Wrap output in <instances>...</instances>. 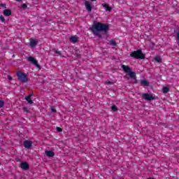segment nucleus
Here are the masks:
<instances>
[{"label":"nucleus","instance_id":"393cba45","mask_svg":"<svg viewBox=\"0 0 179 179\" xmlns=\"http://www.w3.org/2000/svg\"><path fill=\"white\" fill-rule=\"evenodd\" d=\"M0 6H1L2 8H6V4L5 3H1Z\"/></svg>","mask_w":179,"mask_h":179},{"label":"nucleus","instance_id":"aec40b11","mask_svg":"<svg viewBox=\"0 0 179 179\" xmlns=\"http://www.w3.org/2000/svg\"><path fill=\"white\" fill-rule=\"evenodd\" d=\"M111 109L113 110V111H117V110L115 105L112 106Z\"/></svg>","mask_w":179,"mask_h":179},{"label":"nucleus","instance_id":"6ab92c4d","mask_svg":"<svg viewBox=\"0 0 179 179\" xmlns=\"http://www.w3.org/2000/svg\"><path fill=\"white\" fill-rule=\"evenodd\" d=\"M110 45H113V47H115V45H117V43L113 40L110 41Z\"/></svg>","mask_w":179,"mask_h":179},{"label":"nucleus","instance_id":"c85d7f7f","mask_svg":"<svg viewBox=\"0 0 179 179\" xmlns=\"http://www.w3.org/2000/svg\"><path fill=\"white\" fill-rule=\"evenodd\" d=\"M107 85H113V83H111V82H106V83Z\"/></svg>","mask_w":179,"mask_h":179},{"label":"nucleus","instance_id":"6e6552de","mask_svg":"<svg viewBox=\"0 0 179 179\" xmlns=\"http://www.w3.org/2000/svg\"><path fill=\"white\" fill-rule=\"evenodd\" d=\"M31 145H33V143L30 141H25L24 142V145L27 149H30V148H31Z\"/></svg>","mask_w":179,"mask_h":179},{"label":"nucleus","instance_id":"9d476101","mask_svg":"<svg viewBox=\"0 0 179 179\" xmlns=\"http://www.w3.org/2000/svg\"><path fill=\"white\" fill-rule=\"evenodd\" d=\"M38 43V40L37 39H31L30 40V47H36Z\"/></svg>","mask_w":179,"mask_h":179},{"label":"nucleus","instance_id":"a878e982","mask_svg":"<svg viewBox=\"0 0 179 179\" xmlns=\"http://www.w3.org/2000/svg\"><path fill=\"white\" fill-rule=\"evenodd\" d=\"M51 111H52V113H55L57 110H55V108H52Z\"/></svg>","mask_w":179,"mask_h":179},{"label":"nucleus","instance_id":"1a4fd4ad","mask_svg":"<svg viewBox=\"0 0 179 179\" xmlns=\"http://www.w3.org/2000/svg\"><path fill=\"white\" fill-rule=\"evenodd\" d=\"M45 155L48 156V157H54V156H55V153L51 150L45 151Z\"/></svg>","mask_w":179,"mask_h":179},{"label":"nucleus","instance_id":"9b49d317","mask_svg":"<svg viewBox=\"0 0 179 179\" xmlns=\"http://www.w3.org/2000/svg\"><path fill=\"white\" fill-rule=\"evenodd\" d=\"M104 9L106 10V12H111V10L113 9L107 3L102 4Z\"/></svg>","mask_w":179,"mask_h":179},{"label":"nucleus","instance_id":"7ed1b4c3","mask_svg":"<svg viewBox=\"0 0 179 179\" xmlns=\"http://www.w3.org/2000/svg\"><path fill=\"white\" fill-rule=\"evenodd\" d=\"M130 56L132 58H136V59H145V55L142 53V50H141L134 51L130 54Z\"/></svg>","mask_w":179,"mask_h":179},{"label":"nucleus","instance_id":"b1692460","mask_svg":"<svg viewBox=\"0 0 179 179\" xmlns=\"http://www.w3.org/2000/svg\"><path fill=\"white\" fill-rule=\"evenodd\" d=\"M56 129H57V132H62V129H61L59 127H56Z\"/></svg>","mask_w":179,"mask_h":179},{"label":"nucleus","instance_id":"f8f14e48","mask_svg":"<svg viewBox=\"0 0 179 179\" xmlns=\"http://www.w3.org/2000/svg\"><path fill=\"white\" fill-rule=\"evenodd\" d=\"M20 167L23 170H27V169H29V164H27V162H22L21 163Z\"/></svg>","mask_w":179,"mask_h":179},{"label":"nucleus","instance_id":"0eeeda50","mask_svg":"<svg viewBox=\"0 0 179 179\" xmlns=\"http://www.w3.org/2000/svg\"><path fill=\"white\" fill-rule=\"evenodd\" d=\"M85 6L88 12H92V3L90 1H85Z\"/></svg>","mask_w":179,"mask_h":179},{"label":"nucleus","instance_id":"c756f323","mask_svg":"<svg viewBox=\"0 0 179 179\" xmlns=\"http://www.w3.org/2000/svg\"><path fill=\"white\" fill-rule=\"evenodd\" d=\"M56 54H58L59 55H61V52H56Z\"/></svg>","mask_w":179,"mask_h":179},{"label":"nucleus","instance_id":"7c9ffc66","mask_svg":"<svg viewBox=\"0 0 179 179\" xmlns=\"http://www.w3.org/2000/svg\"><path fill=\"white\" fill-rule=\"evenodd\" d=\"M15 1H17V2H20V1H22V0H15Z\"/></svg>","mask_w":179,"mask_h":179},{"label":"nucleus","instance_id":"5701e85b","mask_svg":"<svg viewBox=\"0 0 179 179\" xmlns=\"http://www.w3.org/2000/svg\"><path fill=\"white\" fill-rule=\"evenodd\" d=\"M176 38H177V40L178 41V45H179V31H178V33H177Z\"/></svg>","mask_w":179,"mask_h":179},{"label":"nucleus","instance_id":"ddd939ff","mask_svg":"<svg viewBox=\"0 0 179 179\" xmlns=\"http://www.w3.org/2000/svg\"><path fill=\"white\" fill-rule=\"evenodd\" d=\"M31 96H33V94H29L28 96L25 97V100H27V101L29 103V104H33V101L31 100Z\"/></svg>","mask_w":179,"mask_h":179},{"label":"nucleus","instance_id":"f03ea898","mask_svg":"<svg viewBox=\"0 0 179 179\" xmlns=\"http://www.w3.org/2000/svg\"><path fill=\"white\" fill-rule=\"evenodd\" d=\"M122 68L123 71L126 73H127V75H129L130 78H131V79H134L135 80V83H136V76L135 75V72L132 71V70H131V68H129V66H128L122 65Z\"/></svg>","mask_w":179,"mask_h":179},{"label":"nucleus","instance_id":"412c9836","mask_svg":"<svg viewBox=\"0 0 179 179\" xmlns=\"http://www.w3.org/2000/svg\"><path fill=\"white\" fill-rule=\"evenodd\" d=\"M5 103L3 102V101H0V108H1V107H3Z\"/></svg>","mask_w":179,"mask_h":179},{"label":"nucleus","instance_id":"2f4dec72","mask_svg":"<svg viewBox=\"0 0 179 179\" xmlns=\"http://www.w3.org/2000/svg\"><path fill=\"white\" fill-rule=\"evenodd\" d=\"M92 2H94V1H96V0H91Z\"/></svg>","mask_w":179,"mask_h":179},{"label":"nucleus","instance_id":"dca6fc26","mask_svg":"<svg viewBox=\"0 0 179 179\" xmlns=\"http://www.w3.org/2000/svg\"><path fill=\"white\" fill-rule=\"evenodd\" d=\"M154 61H155V62H162V57H160V56H156L154 57Z\"/></svg>","mask_w":179,"mask_h":179},{"label":"nucleus","instance_id":"f257e3e1","mask_svg":"<svg viewBox=\"0 0 179 179\" xmlns=\"http://www.w3.org/2000/svg\"><path fill=\"white\" fill-rule=\"evenodd\" d=\"M90 30L95 36H99V31H107L108 30V25L97 22L90 28Z\"/></svg>","mask_w":179,"mask_h":179},{"label":"nucleus","instance_id":"a211bd4d","mask_svg":"<svg viewBox=\"0 0 179 179\" xmlns=\"http://www.w3.org/2000/svg\"><path fill=\"white\" fill-rule=\"evenodd\" d=\"M169 87H164L162 89L163 93H169Z\"/></svg>","mask_w":179,"mask_h":179},{"label":"nucleus","instance_id":"4be33fe9","mask_svg":"<svg viewBox=\"0 0 179 179\" xmlns=\"http://www.w3.org/2000/svg\"><path fill=\"white\" fill-rule=\"evenodd\" d=\"M0 20H1V22H5V17H3V16L1 15V16H0Z\"/></svg>","mask_w":179,"mask_h":179},{"label":"nucleus","instance_id":"f3484780","mask_svg":"<svg viewBox=\"0 0 179 179\" xmlns=\"http://www.w3.org/2000/svg\"><path fill=\"white\" fill-rule=\"evenodd\" d=\"M142 86H149V83L146 80H141Z\"/></svg>","mask_w":179,"mask_h":179},{"label":"nucleus","instance_id":"cd10ccee","mask_svg":"<svg viewBox=\"0 0 179 179\" xmlns=\"http://www.w3.org/2000/svg\"><path fill=\"white\" fill-rule=\"evenodd\" d=\"M8 80H12V77H10V76H8Z\"/></svg>","mask_w":179,"mask_h":179},{"label":"nucleus","instance_id":"39448f33","mask_svg":"<svg viewBox=\"0 0 179 179\" xmlns=\"http://www.w3.org/2000/svg\"><path fill=\"white\" fill-rule=\"evenodd\" d=\"M28 61H29V62H31V64L35 65L36 68H40V65H38V62H37V59H36V58L33 57H28Z\"/></svg>","mask_w":179,"mask_h":179},{"label":"nucleus","instance_id":"4468645a","mask_svg":"<svg viewBox=\"0 0 179 179\" xmlns=\"http://www.w3.org/2000/svg\"><path fill=\"white\" fill-rule=\"evenodd\" d=\"M70 41L71 42V43H78V36H71V38H70Z\"/></svg>","mask_w":179,"mask_h":179},{"label":"nucleus","instance_id":"423d86ee","mask_svg":"<svg viewBox=\"0 0 179 179\" xmlns=\"http://www.w3.org/2000/svg\"><path fill=\"white\" fill-rule=\"evenodd\" d=\"M143 98L148 101H150V100H155V96L151 94H143Z\"/></svg>","mask_w":179,"mask_h":179},{"label":"nucleus","instance_id":"20e7f679","mask_svg":"<svg viewBox=\"0 0 179 179\" xmlns=\"http://www.w3.org/2000/svg\"><path fill=\"white\" fill-rule=\"evenodd\" d=\"M17 76L19 80H20L21 82H24V83L27 82V76H26V74L23 73L22 72L17 71Z\"/></svg>","mask_w":179,"mask_h":179},{"label":"nucleus","instance_id":"2eb2a0df","mask_svg":"<svg viewBox=\"0 0 179 179\" xmlns=\"http://www.w3.org/2000/svg\"><path fill=\"white\" fill-rule=\"evenodd\" d=\"M3 15L5 16H10V15H12V11H10V10H4Z\"/></svg>","mask_w":179,"mask_h":179},{"label":"nucleus","instance_id":"bb28decb","mask_svg":"<svg viewBox=\"0 0 179 179\" xmlns=\"http://www.w3.org/2000/svg\"><path fill=\"white\" fill-rule=\"evenodd\" d=\"M22 8H27V5H26V4H22Z\"/></svg>","mask_w":179,"mask_h":179}]
</instances>
